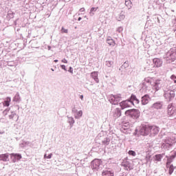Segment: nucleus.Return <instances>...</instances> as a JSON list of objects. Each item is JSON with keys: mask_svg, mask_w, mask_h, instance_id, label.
Here are the masks:
<instances>
[{"mask_svg": "<svg viewBox=\"0 0 176 176\" xmlns=\"http://www.w3.org/2000/svg\"><path fill=\"white\" fill-rule=\"evenodd\" d=\"M164 97L165 100L168 102L174 100V97H175V93L173 90V87L167 85L166 87L164 88Z\"/></svg>", "mask_w": 176, "mask_h": 176, "instance_id": "1", "label": "nucleus"}, {"mask_svg": "<svg viewBox=\"0 0 176 176\" xmlns=\"http://www.w3.org/2000/svg\"><path fill=\"white\" fill-rule=\"evenodd\" d=\"M140 113V110L135 109H129L125 111L126 116H129L132 119H138Z\"/></svg>", "mask_w": 176, "mask_h": 176, "instance_id": "2", "label": "nucleus"}, {"mask_svg": "<svg viewBox=\"0 0 176 176\" xmlns=\"http://www.w3.org/2000/svg\"><path fill=\"white\" fill-rule=\"evenodd\" d=\"M109 101L113 105H118V104L122 101V96L120 94L110 95Z\"/></svg>", "mask_w": 176, "mask_h": 176, "instance_id": "3", "label": "nucleus"}, {"mask_svg": "<svg viewBox=\"0 0 176 176\" xmlns=\"http://www.w3.org/2000/svg\"><path fill=\"white\" fill-rule=\"evenodd\" d=\"M151 133V126L149 125H142L139 130L140 135H148Z\"/></svg>", "mask_w": 176, "mask_h": 176, "instance_id": "4", "label": "nucleus"}, {"mask_svg": "<svg viewBox=\"0 0 176 176\" xmlns=\"http://www.w3.org/2000/svg\"><path fill=\"white\" fill-rule=\"evenodd\" d=\"M132 105H134V102L131 101L130 99L123 100L120 102V106L121 107V109H126V108H131Z\"/></svg>", "mask_w": 176, "mask_h": 176, "instance_id": "5", "label": "nucleus"}, {"mask_svg": "<svg viewBox=\"0 0 176 176\" xmlns=\"http://www.w3.org/2000/svg\"><path fill=\"white\" fill-rule=\"evenodd\" d=\"M101 163H102L101 160H98V159L94 160L91 163V167L92 170H100V166H101Z\"/></svg>", "mask_w": 176, "mask_h": 176, "instance_id": "6", "label": "nucleus"}, {"mask_svg": "<svg viewBox=\"0 0 176 176\" xmlns=\"http://www.w3.org/2000/svg\"><path fill=\"white\" fill-rule=\"evenodd\" d=\"M121 166L124 167V170H126L127 171L133 169L131 167V162L127 160H124L121 164Z\"/></svg>", "mask_w": 176, "mask_h": 176, "instance_id": "7", "label": "nucleus"}, {"mask_svg": "<svg viewBox=\"0 0 176 176\" xmlns=\"http://www.w3.org/2000/svg\"><path fill=\"white\" fill-rule=\"evenodd\" d=\"M153 89L156 91H159L160 89H162V80H155L153 84Z\"/></svg>", "mask_w": 176, "mask_h": 176, "instance_id": "8", "label": "nucleus"}, {"mask_svg": "<svg viewBox=\"0 0 176 176\" xmlns=\"http://www.w3.org/2000/svg\"><path fill=\"white\" fill-rule=\"evenodd\" d=\"M154 68H155V65L152 64V62L151 60H147L144 67V70L147 71V72H152Z\"/></svg>", "mask_w": 176, "mask_h": 176, "instance_id": "9", "label": "nucleus"}, {"mask_svg": "<svg viewBox=\"0 0 176 176\" xmlns=\"http://www.w3.org/2000/svg\"><path fill=\"white\" fill-rule=\"evenodd\" d=\"M159 127L156 126H150V134L151 135H156L159 134L160 131Z\"/></svg>", "mask_w": 176, "mask_h": 176, "instance_id": "10", "label": "nucleus"}, {"mask_svg": "<svg viewBox=\"0 0 176 176\" xmlns=\"http://www.w3.org/2000/svg\"><path fill=\"white\" fill-rule=\"evenodd\" d=\"M175 107L173 106V104H170L168 106V115L169 116H174L175 115Z\"/></svg>", "mask_w": 176, "mask_h": 176, "instance_id": "11", "label": "nucleus"}, {"mask_svg": "<svg viewBox=\"0 0 176 176\" xmlns=\"http://www.w3.org/2000/svg\"><path fill=\"white\" fill-rule=\"evenodd\" d=\"M164 142H166L167 144H168L169 145H174V144H175L176 141H175V138L174 136L172 137H167L165 140H164Z\"/></svg>", "mask_w": 176, "mask_h": 176, "instance_id": "12", "label": "nucleus"}, {"mask_svg": "<svg viewBox=\"0 0 176 176\" xmlns=\"http://www.w3.org/2000/svg\"><path fill=\"white\" fill-rule=\"evenodd\" d=\"M10 155L13 163H16V162L20 160V159L22 157L21 154L17 153H12Z\"/></svg>", "mask_w": 176, "mask_h": 176, "instance_id": "13", "label": "nucleus"}, {"mask_svg": "<svg viewBox=\"0 0 176 176\" xmlns=\"http://www.w3.org/2000/svg\"><path fill=\"white\" fill-rule=\"evenodd\" d=\"M151 101V98L149 97V95L146 94L144 96L142 97V105H146Z\"/></svg>", "mask_w": 176, "mask_h": 176, "instance_id": "14", "label": "nucleus"}, {"mask_svg": "<svg viewBox=\"0 0 176 176\" xmlns=\"http://www.w3.org/2000/svg\"><path fill=\"white\" fill-rule=\"evenodd\" d=\"M152 108H154V109H162V108H163V102H156L155 103L152 104Z\"/></svg>", "mask_w": 176, "mask_h": 176, "instance_id": "15", "label": "nucleus"}, {"mask_svg": "<svg viewBox=\"0 0 176 176\" xmlns=\"http://www.w3.org/2000/svg\"><path fill=\"white\" fill-rule=\"evenodd\" d=\"M153 65L155 67H157V68L159 67H160L162 65V64H163V62L162 61V60L157 58H155L153 60Z\"/></svg>", "mask_w": 176, "mask_h": 176, "instance_id": "16", "label": "nucleus"}, {"mask_svg": "<svg viewBox=\"0 0 176 176\" xmlns=\"http://www.w3.org/2000/svg\"><path fill=\"white\" fill-rule=\"evenodd\" d=\"M91 78L96 82V83L100 82V80L98 79V72H93L91 73Z\"/></svg>", "mask_w": 176, "mask_h": 176, "instance_id": "17", "label": "nucleus"}, {"mask_svg": "<svg viewBox=\"0 0 176 176\" xmlns=\"http://www.w3.org/2000/svg\"><path fill=\"white\" fill-rule=\"evenodd\" d=\"M114 118H120L122 116V111H120V109L116 108L113 111Z\"/></svg>", "mask_w": 176, "mask_h": 176, "instance_id": "18", "label": "nucleus"}, {"mask_svg": "<svg viewBox=\"0 0 176 176\" xmlns=\"http://www.w3.org/2000/svg\"><path fill=\"white\" fill-rule=\"evenodd\" d=\"M175 156H176V154L173 155L170 157H168V156L166 157L167 158L166 167H168V166H170V164H171V163H173V160H174V159H175Z\"/></svg>", "mask_w": 176, "mask_h": 176, "instance_id": "19", "label": "nucleus"}, {"mask_svg": "<svg viewBox=\"0 0 176 176\" xmlns=\"http://www.w3.org/2000/svg\"><path fill=\"white\" fill-rule=\"evenodd\" d=\"M129 100L130 101H132V102H133L134 105L140 104V100H138L137 98V96H135L134 94L131 95Z\"/></svg>", "mask_w": 176, "mask_h": 176, "instance_id": "20", "label": "nucleus"}, {"mask_svg": "<svg viewBox=\"0 0 176 176\" xmlns=\"http://www.w3.org/2000/svg\"><path fill=\"white\" fill-rule=\"evenodd\" d=\"M164 156V153L155 155L153 157L154 162H162V159H163Z\"/></svg>", "mask_w": 176, "mask_h": 176, "instance_id": "21", "label": "nucleus"}, {"mask_svg": "<svg viewBox=\"0 0 176 176\" xmlns=\"http://www.w3.org/2000/svg\"><path fill=\"white\" fill-rule=\"evenodd\" d=\"M0 160L2 162H9V154H1L0 155Z\"/></svg>", "mask_w": 176, "mask_h": 176, "instance_id": "22", "label": "nucleus"}, {"mask_svg": "<svg viewBox=\"0 0 176 176\" xmlns=\"http://www.w3.org/2000/svg\"><path fill=\"white\" fill-rule=\"evenodd\" d=\"M125 17H126V16L124 15V12L121 11V12L119 13L118 15H117L116 19L118 21H122V20H124Z\"/></svg>", "mask_w": 176, "mask_h": 176, "instance_id": "23", "label": "nucleus"}, {"mask_svg": "<svg viewBox=\"0 0 176 176\" xmlns=\"http://www.w3.org/2000/svg\"><path fill=\"white\" fill-rule=\"evenodd\" d=\"M129 68V63L125 62L124 64L120 67L119 70L123 74Z\"/></svg>", "mask_w": 176, "mask_h": 176, "instance_id": "24", "label": "nucleus"}, {"mask_svg": "<svg viewBox=\"0 0 176 176\" xmlns=\"http://www.w3.org/2000/svg\"><path fill=\"white\" fill-rule=\"evenodd\" d=\"M12 101H14L15 102H20V101H21V98L20 97V94L19 92L14 96Z\"/></svg>", "mask_w": 176, "mask_h": 176, "instance_id": "25", "label": "nucleus"}, {"mask_svg": "<svg viewBox=\"0 0 176 176\" xmlns=\"http://www.w3.org/2000/svg\"><path fill=\"white\" fill-rule=\"evenodd\" d=\"M10 101H12V98H10V97L6 98L4 102H3V105L4 107H9V105H10Z\"/></svg>", "mask_w": 176, "mask_h": 176, "instance_id": "26", "label": "nucleus"}, {"mask_svg": "<svg viewBox=\"0 0 176 176\" xmlns=\"http://www.w3.org/2000/svg\"><path fill=\"white\" fill-rule=\"evenodd\" d=\"M67 122L69 124V126L71 128L74 127V124L75 123V120H74V118L67 116Z\"/></svg>", "mask_w": 176, "mask_h": 176, "instance_id": "27", "label": "nucleus"}, {"mask_svg": "<svg viewBox=\"0 0 176 176\" xmlns=\"http://www.w3.org/2000/svg\"><path fill=\"white\" fill-rule=\"evenodd\" d=\"M111 142V139L109 138H105L103 140H102V145H104V146H107V145H109V143Z\"/></svg>", "mask_w": 176, "mask_h": 176, "instance_id": "28", "label": "nucleus"}, {"mask_svg": "<svg viewBox=\"0 0 176 176\" xmlns=\"http://www.w3.org/2000/svg\"><path fill=\"white\" fill-rule=\"evenodd\" d=\"M107 42L110 46H114L116 45L115 41H113L111 37L107 38Z\"/></svg>", "mask_w": 176, "mask_h": 176, "instance_id": "29", "label": "nucleus"}, {"mask_svg": "<svg viewBox=\"0 0 176 176\" xmlns=\"http://www.w3.org/2000/svg\"><path fill=\"white\" fill-rule=\"evenodd\" d=\"M153 82V78L148 77L144 79V82H143V85H145V83H148L150 85H152Z\"/></svg>", "mask_w": 176, "mask_h": 176, "instance_id": "30", "label": "nucleus"}, {"mask_svg": "<svg viewBox=\"0 0 176 176\" xmlns=\"http://www.w3.org/2000/svg\"><path fill=\"white\" fill-rule=\"evenodd\" d=\"M82 115H83V111L80 110L78 111L76 114H74V118L76 119H80V118H82Z\"/></svg>", "mask_w": 176, "mask_h": 176, "instance_id": "31", "label": "nucleus"}, {"mask_svg": "<svg viewBox=\"0 0 176 176\" xmlns=\"http://www.w3.org/2000/svg\"><path fill=\"white\" fill-rule=\"evenodd\" d=\"M170 146H173V145L168 144H167V143L165 142L162 144V148L163 149H167V151L169 150V148H170Z\"/></svg>", "mask_w": 176, "mask_h": 176, "instance_id": "32", "label": "nucleus"}, {"mask_svg": "<svg viewBox=\"0 0 176 176\" xmlns=\"http://www.w3.org/2000/svg\"><path fill=\"white\" fill-rule=\"evenodd\" d=\"M102 176H113V173L110 170H104L102 172Z\"/></svg>", "mask_w": 176, "mask_h": 176, "instance_id": "33", "label": "nucleus"}, {"mask_svg": "<svg viewBox=\"0 0 176 176\" xmlns=\"http://www.w3.org/2000/svg\"><path fill=\"white\" fill-rule=\"evenodd\" d=\"M125 5L128 9H131L133 5L131 4V0H125Z\"/></svg>", "mask_w": 176, "mask_h": 176, "instance_id": "34", "label": "nucleus"}, {"mask_svg": "<svg viewBox=\"0 0 176 176\" xmlns=\"http://www.w3.org/2000/svg\"><path fill=\"white\" fill-rule=\"evenodd\" d=\"M169 168V175H171V174H173V173H174V170H175V166H174V165L171 164L169 165L168 168Z\"/></svg>", "mask_w": 176, "mask_h": 176, "instance_id": "35", "label": "nucleus"}, {"mask_svg": "<svg viewBox=\"0 0 176 176\" xmlns=\"http://www.w3.org/2000/svg\"><path fill=\"white\" fill-rule=\"evenodd\" d=\"M106 67H108L109 68H111V67H113V61L112 60H107L105 62Z\"/></svg>", "mask_w": 176, "mask_h": 176, "instance_id": "36", "label": "nucleus"}, {"mask_svg": "<svg viewBox=\"0 0 176 176\" xmlns=\"http://www.w3.org/2000/svg\"><path fill=\"white\" fill-rule=\"evenodd\" d=\"M98 9V7L97 8H91L89 12L90 16H94V12H97V10Z\"/></svg>", "mask_w": 176, "mask_h": 176, "instance_id": "37", "label": "nucleus"}, {"mask_svg": "<svg viewBox=\"0 0 176 176\" xmlns=\"http://www.w3.org/2000/svg\"><path fill=\"white\" fill-rule=\"evenodd\" d=\"M16 115H17L16 113V111H11V114L9 115V119H13L16 116Z\"/></svg>", "mask_w": 176, "mask_h": 176, "instance_id": "38", "label": "nucleus"}, {"mask_svg": "<svg viewBox=\"0 0 176 176\" xmlns=\"http://www.w3.org/2000/svg\"><path fill=\"white\" fill-rule=\"evenodd\" d=\"M151 157H152V155H151V154L148 153L146 155V163H149V162H151Z\"/></svg>", "mask_w": 176, "mask_h": 176, "instance_id": "39", "label": "nucleus"}, {"mask_svg": "<svg viewBox=\"0 0 176 176\" xmlns=\"http://www.w3.org/2000/svg\"><path fill=\"white\" fill-rule=\"evenodd\" d=\"M52 156H53V153H50V155H44V159H50L52 157Z\"/></svg>", "mask_w": 176, "mask_h": 176, "instance_id": "40", "label": "nucleus"}, {"mask_svg": "<svg viewBox=\"0 0 176 176\" xmlns=\"http://www.w3.org/2000/svg\"><path fill=\"white\" fill-rule=\"evenodd\" d=\"M129 155H130L131 156H135L137 154L135 153V151H129Z\"/></svg>", "mask_w": 176, "mask_h": 176, "instance_id": "41", "label": "nucleus"}, {"mask_svg": "<svg viewBox=\"0 0 176 176\" xmlns=\"http://www.w3.org/2000/svg\"><path fill=\"white\" fill-rule=\"evenodd\" d=\"M61 32H63L65 34H68V30L67 29L64 28V27H63L61 28Z\"/></svg>", "mask_w": 176, "mask_h": 176, "instance_id": "42", "label": "nucleus"}, {"mask_svg": "<svg viewBox=\"0 0 176 176\" xmlns=\"http://www.w3.org/2000/svg\"><path fill=\"white\" fill-rule=\"evenodd\" d=\"M170 79H172L174 81V83H176V76L175 75H172L170 76Z\"/></svg>", "mask_w": 176, "mask_h": 176, "instance_id": "43", "label": "nucleus"}, {"mask_svg": "<svg viewBox=\"0 0 176 176\" xmlns=\"http://www.w3.org/2000/svg\"><path fill=\"white\" fill-rule=\"evenodd\" d=\"M122 31H123V28L122 27H119L118 28H117V32H122Z\"/></svg>", "mask_w": 176, "mask_h": 176, "instance_id": "44", "label": "nucleus"}, {"mask_svg": "<svg viewBox=\"0 0 176 176\" xmlns=\"http://www.w3.org/2000/svg\"><path fill=\"white\" fill-rule=\"evenodd\" d=\"M10 109H7L3 111V115H8V112H9Z\"/></svg>", "mask_w": 176, "mask_h": 176, "instance_id": "45", "label": "nucleus"}, {"mask_svg": "<svg viewBox=\"0 0 176 176\" xmlns=\"http://www.w3.org/2000/svg\"><path fill=\"white\" fill-rule=\"evenodd\" d=\"M77 112H78V109H76L75 107H74L72 109V113H75V115H76Z\"/></svg>", "mask_w": 176, "mask_h": 176, "instance_id": "46", "label": "nucleus"}, {"mask_svg": "<svg viewBox=\"0 0 176 176\" xmlns=\"http://www.w3.org/2000/svg\"><path fill=\"white\" fill-rule=\"evenodd\" d=\"M61 61H62V63H64L65 64H67L68 63V60H67V59H65V58L62 59Z\"/></svg>", "mask_w": 176, "mask_h": 176, "instance_id": "47", "label": "nucleus"}, {"mask_svg": "<svg viewBox=\"0 0 176 176\" xmlns=\"http://www.w3.org/2000/svg\"><path fill=\"white\" fill-rule=\"evenodd\" d=\"M69 72H70L71 74H74V69L72 67H69Z\"/></svg>", "mask_w": 176, "mask_h": 176, "instance_id": "48", "label": "nucleus"}, {"mask_svg": "<svg viewBox=\"0 0 176 176\" xmlns=\"http://www.w3.org/2000/svg\"><path fill=\"white\" fill-rule=\"evenodd\" d=\"M62 69H64V71H67V69L65 68V65H60Z\"/></svg>", "mask_w": 176, "mask_h": 176, "instance_id": "49", "label": "nucleus"}, {"mask_svg": "<svg viewBox=\"0 0 176 176\" xmlns=\"http://www.w3.org/2000/svg\"><path fill=\"white\" fill-rule=\"evenodd\" d=\"M12 63H13V62H8L7 65H8L9 67H13V65L12 64Z\"/></svg>", "mask_w": 176, "mask_h": 176, "instance_id": "50", "label": "nucleus"}, {"mask_svg": "<svg viewBox=\"0 0 176 176\" xmlns=\"http://www.w3.org/2000/svg\"><path fill=\"white\" fill-rule=\"evenodd\" d=\"M9 15H11L10 17H11V18H13V12H9V13H8V16H9Z\"/></svg>", "mask_w": 176, "mask_h": 176, "instance_id": "51", "label": "nucleus"}, {"mask_svg": "<svg viewBox=\"0 0 176 176\" xmlns=\"http://www.w3.org/2000/svg\"><path fill=\"white\" fill-rule=\"evenodd\" d=\"M124 134H127V128L124 129Z\"/></svg>", "mask_w": 176, "mask_h": 176, "instance_id": "52", "label": "nucleus"}, {"mask_svg": "<svg viewBox=\"0 0 176 176\" xmlns=\"http://www.w3.org/2000/svg\"><path fill=\"white\" fill-rule=\"evenodd\" d=\"M80 12H85V8H82L80 9Z\"/></svg>", "mask_w": 176, "mask_h": 176, "instance_id": "53", "label": "nucleus"}, {"mask_svg": "<svg viewBox=\"0 0 176 176\" xmlns=\"http://www.w3.org/2000/svg\"><path fill=\"white\" fill-rule=\"evenodd\" d=\"M80 100H83V95H81V96H80Z\"/></svg>", "mask_w": 176, "mask_h": 176, "instance_id": "54", "label": "nucleus"}, {"mask_svg": "<svg viewBox=\"0 0 176 176\" xmlns=\"http://www.w3.org/2000/svg\"><path fill=\"white\" fill-rule=\"evenodd\" d=\"M47 48H48V50H50V49H52V47H50V45H48Z\"/></svg>", "mask_w": 176, "mask_h": 176, "instance_id": "55", "label": "nucleus"}, {"mask_svg": "<svg viewBox=\"0 0 176 176\" xmlns=\"http://www.w3.org/2000/svg\"><path fill=\"white\" fill-rule=\"evenodd\" d=\"M54 63H58V60H57V59L54 60Z\"/></svg>", "mask_w": 176, "mask_h": 176, "instance_id": "56", "label": "nucleus"}, {"mask_svg": "<svg viewBox=\"0 0 176 176\" xmlns=\"http://www.w3.org/2000/svg\"><path fill=\"white\" fill-rule=\"evenodd\" d=\"M80 20H82V18H81V17H79V18H78V21H80Z\"/></svg>", "mask_w": 176, "mask_h": 176, "instance_id": "57", "label": "nucleus"}, {"mask_svg": "<svg viewBox=\"0 0 176 176\" xmlns=\"http://www.w3.org/2000/svg\"><path fill=\"white\" fill-rule=\"evenodd\" d=\"M125 124H126V126H129V123H125Z\"/></svg>", "mask_w": 176, "mask_h": 176, "instance_id": "58", "label": "nucleus"}, {"mask_svg": "<svg viewBox=\"0 0 176 176\" xmlns=\"http://www.w3.org/2000/svg\"><path fill=\"white\" fill-rule=\"evenodd\" d=\"M16 107H17L18 109H20V107H19V106H16Z\"/></svg>", "mask_w": 176, "mask_h": 176, "instance_id": "59", "label": "nucleus"}, {"mask_svg": "<svg viewBox=\"0 0 176 176\" xmlns=\"http://www.w3.org/2000/svg\"><path fill=\"white\" fill-rule=\"evenodd\" d=\"M52 69V71H54V69Z\"/></svg>", "mask_w": 176, "mask_h": 176, "instance_id": "60", "label": "nucleus"}, {"mask_svg": "<svg viewBox=\"0 0 176 176\" xmlns=\"http://www.w3.org/2000/svg\"><path fill=\"white\" fill-rule=\"evenodd\" d=\"M125 127H127V125H124Z\"/></svg>", "mask_w": 176, "mask_h": 176, "instance_id": "61", "label": "nucleus"}, {"mask_svg": "<svg viewBox=\"0 0 176 176\" xmlns=\"http://www.w3.org/2000/svg\"><path fill=\"white\" fill-rule=\"evenodd\" d=\"M135 131H138V129H136Z\"/></svg>", "mask_w": 176, "mask_h": 176, "instance_id": "62", "label": "nucleus"}]
</instances>
